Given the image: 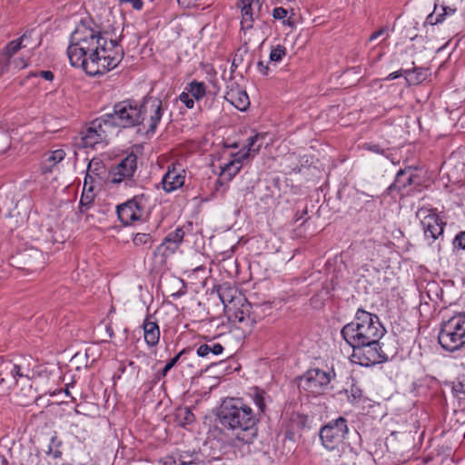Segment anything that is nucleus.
Here are the masks:
<instances>
[{"label": "nucleus", "instance_id": "1", "mask_svg": "<svg viewBox=\"0 0 465 465\" xmlns=\"http://www.w3.org/2000/svg\"><path fill=\"white\" fill-rule=\"evenodd\" d=\"M93 25L92 21L82 20L75 26L66 53L72 66L97 75L115 68L124 57V50L117 40Z\"/></svg>", "mask_w": 465, "mask_h": 465}, {"label": "nucleus", "instance_id": "2", "mask_svg": "<svg viewBox=\"0 0 465 465\" xmlns=\"http://www.w3.org/2000/svg\"><path fill=\"white\" fill-rule=\"evenodd\" d=\"M217 417L232 445H250L256 439L259 418L242 399L232 398L224 401Z\"/></svg>", "mask_w": 465, "mask_h": 465}, {"label": "nucleus", "instance_id": "3", "mask_svg": "<svg viewBox=\"0 0 465 465\" xmlns=\"http://www.w3.org/2000/svg\"><path fill=\"white\" fill-rule=\"evenodd\" d=\"M385 329L377 315L359 309L354 320L343 326L342 338L349 346L374 344L384 335Z\"/></svg>", "mask_w": 465, "mask_h": 465}, {"label": "nucleus", "instance_id": "4", "mask_svg": "<svg viewBox=\"0 0 465 465\" xmlns=\"http://www.w3.org/2000/svg\"><path fill=\"white\" fill-rule=\"evenodd\" d=\"M441 348L453 352L465 344V313H458L443 322L438 334Z\"/></svg>", "mask_w": 465, "mask_h": 465}, {"label": "nucleus", "instance_id": "5", "mask_svg": "<svg viewBox=\"0 0 465 465\" xmlns=\"http://www.w3.org/2000/svg\"><path fill=\"white\" fill-rule=\"evenodd\" d=\"M142 112L137 104L123 101L114 104L113 114H106L104 116L111 128L114 126L128 128L143 123Z\"/></svg>", "mask_w": 465, "mask_h": 465}, {"label": "nucleus", "instance_id": "6", "mask_svg": "<svg viewBox=\"0 0 465 465\" xmlns=\"http://www.w3.org/2000/svg\"><path fill=\"white\" fill-rule=\"evenodd\" d=\"M349 431L348 420L341 416L322 426L319 437L324 449L334 450L343 443Z\"/></svg>", "mask_w": 465, "mask_h": 465}, {"label": "nucleus", "instance_id": "7", "mask_svg": "<svg viewBox=\"0 0 465 465\" xmlns=\"http://www.w3.org/2000/svg\"><path fill=\"white\" fill-rule=\"evenodd\" d=\"M148 202V196L138 194L118 205L116 212L119 220L126 225L143 220L147 213Z\"/></svg>", "mask_w": 465, "mask_h": 465}, {"label": "nucleus", "instance_id": "8", "mask_svg": "<svg viewBox=\"0 0 465 465\" xmlns=\"http://www.w3.org/2000/svg\"><path fill=\"white\" fill-rule=\"evenodd\" d=\"M334 377L333 370L325 371L320 369H311L301 377L299 387L312 395H320L329 388Z\"/></svg>", "mask_w": 465, "mask_h": 465}, {"label": "nucleus", "instance_id": "9", "mask_svg": "<svg viewBox=\"0 0 465 465\" xmlns=\"http://www.w3.org/2000/svg\"><path fill=\"white\" fill-rule=\"evenodd\" d=\"M420 220L424 237L433 242L443 234L445 222L439 216L435 209L421 207L416 212Z\"/></svg>", "mask_w": 465, "mask_h": 465}, {"label": "nucleus", "instance_id": "10", "mask_svg": "<svg viewBox=\"0 0 465 465\" xmlns=\"http://www.w3.org/2000/svg\"><path fill=\"white\" fill-rule=\"evenodd\" d=\"M349 347L352 349V353L349 356L352 363L369 367L382 362L387 359L379 341H374V344L369 343Z\"/></svg>", "mask_w": 465, "mask_h": 465}, {"label": "nucleus", "instance_id": "11", "mask_svg": "<svg viewBox=\"0 0 465 465\" xmlns=\"http://www.w3.org/2000/svg\"><path fill=\"white\" fill-rule=\"evenodd\" d=\"M265 0H238L237 7L241 10V29H252L255 20L265 15L269 8L264 5Z\"/></svg>", "mask_w": 465, "mask_h": 465}, {"label": "nucleus", "instance_id": "12", "mask_svg": "<svg viewBox=\"0 0 465 465\" xmlns=\"http://www.w3.org/2000/svg\"><path fill=\"white\" fill-rule=\"evenodd\" d=\"M137 169V156L134 153L128 154L109 172V182L113 184L124 183L130 186L134 183V175Z\"/></svg>", "mask_w": 465, "mask_h": 465}, {"label": "nucleus", "instance_id": "13", "mask_svg": "<svg viewBox=\"0 0 465 465\" xmlns=\"http://www.w3.org/2000/svg\"><path fill=\"white\" fill-rule=\"evenodd\" d=\"M138 108L143 110L141 116L143 127H147V131L154 133L163 116L162 101L155 97L145 98Z\"/></svg>", "mask_w": 465, "mask_h": 465}, {"label": "nucleus", "instance_id": "14", "mask_svg": "<svg viewBox=\"0 0 465 465\" xmlns=\"http://www.w3.org/2000/svg\"><path fill=\"white\" fill-rule=\"evenodd\" d=\"M110 128L104 115L96 118L90 124L86 131L83 133L81 145L84 148H93L96 144L104 143L106 140Z\"/></svg>", "mask_w": 465, "mask_h": 465}, {"label": "nucleus", "instance_id": "15", "mask_svg": "<svg viewBox=\"0 0 465 465\" xmlns=\"http://www.w3.org/2000/svg\"><path fill=\"white\" fill-rule=\"evenodd\" d=\"M218 295L228 312L233 311L237 303L245 302V298L238 292L235 287L229 283H223L218 287Z\"/></svg>", "mask_w": 465, "mask_h": 465}, {"label": "nucleus", "instance_id": "16", "mask_svg": "<svg viewBox=\"0 0 465 465\" xmlns=\"http://www.w3.org/2000/svg\"><path fill=\"white\" fill-rule=\"evenodd\" d=\"M185 182V170L176 168L174 165L169 166L167 172L162 179L163 188L167 193H172L181 188Z\"/></svg>", "mask_w": 465, "mask_h": 465}, {"label": "nucleus", "instance_id": "17", "mask_svg": "<svg viewBox=\"0 0 465 465\" xmlns=\"http://www.w3.org/2000/svg\"><path fill=\"white\" fill-rule=\"evenodd\" d=\"M224 99L240 111H245L250 105L247 93L237 84H232L226 91Z\"/></svg>", "mask_w": 465, "mask_h": 465}, {"label": "nucleus", "instance_id": "18", "mask_svg": "<svg viewBox=\"0 0 465 465\" xmlns=\"http://www.w3.org/2000/svg\"><path fill=\"white\" fill-rule=\"evenodd\" d=\"M457 11V8L444 4H434L433 12L430 13L425 21V24L435 25L443 23L448 16L453 15Z\"/></svg>", "mask_w": 465, "mask_h": 465}, {"label": "nucleus", "instance_id": "19", "mask_svg": "<svg viewBox=\"0 0 465 465\" xmlns=\"http://www.w3.org/2000/svg\"><path fill=\"white\" fill-rule=\"evenodd\" d=\"M184 235L185 232L182 227L176 228L166 235L162 244L157 247V251L164 248L167 252L166 254L174 253L183 242Z\"/></svg>", "mask_w": 465, "mask_h": 465}, {"label": "nucleus", "instance_id": "20", "mask_svg": "<svg viewBox=\"0 0 465 465\" xmlns=\"http://www.w3.org/2000/svg\"><path fill=\"white\" fill-rule=\"evenodd\" d=\"M143 338L149 347H155L160 341V328L156 322L151 321L147 316L143 322Z\"/></svg>", "mask_w": 465, "mask_h": 465}, {"label": "nucleus", "instance_id": "21", "mask_svg": "<svg viewBox=\"0 0 465 465\" xmlns=\"http://www.w3.org/2000/svg\"><path fill=\"white\" fill-rule=\"evenodd\" d=\"M414 177L415 174L413 173V171L411 167L401 169L397 173L395 181L392 184H391L389 190L401 191L407 186L412 184Z\"/></svg>", "mask_w": 465, "mask_h": 465}, {"label": "nucleus", "instance_id": "22", "mask_svg": "<svg viewBox=\"0 0 465 465\" xmlns=\"http://www.w3.org/2000/svg\"><path fill=\"white\" fill-rule=\"evenodd\" d=\"M22 259L28 266L29 270L37 271L43 268L45 263V256L42 252L36 249H32L22 254Z\"/></svg>", "mask_w": 465, "mask_h": 465}, {"label": "nucleus", "instance_id": "23", "mask_svg": "<svg viewBox=\"0 0 465 465\" xmlns=\"http://www.w3.org/2000/svg\"><path fill=\"white\" fill-rule=\"evenodd\" d=\"M259 139V134H255L247 139V144L239 153L240 159H249L251 156L257 153L262 146L261 143L256 144Z\"/></svg>", "mask_w": 465, "mask_h": 465}, {"label": "nucleus", "instance_id": "24", "mask_svg": "<svg viewBox=\"0 0 465 465\" xmlns=\"http://www.w3.org/2000/svg\"><path fill=\"white\" fill-rule=\"evenodd\" d=\"M235 156V160L228 162L222 167L221 175L227 176V181L232 180L238 173L242 167V162L245 160L239 158V153Z\"/></svg>", "mask_w": 465, "mask_h": 465}, {"label": "nucleus", "instance_id": "25", "mask_svg": "<svg viewBox=\"0 0 465 465\" xmlns=\"http://www.w3.org/2000/svg\"><path fill=\"white\" fill-rule=\"evenodd\" d=\"M253 403L257 407V411L255 412L257 414V417L260 419V416L265 412L266 410V403H265V398H266V392L263 390H261L259 388H254L250 393Z\"/></svg>", "mask_w": 465, "mask_h": 465}, {"label": "nucleus", "instance_id": "26", "mask_svg": "<svg viewBox=\"0 0 465 465\" xmlns=\"http://www.w3.org/2000/svg\"><path fill=\"white\" fill-rule=\"evenodd\" d=\"M62 447L63 441L58 439L57 435L54 433V435L50 438L49 445L45 453L53 459H61L63 455Z\"/></svg>", "mask_w": 465, "mask_h": 465}, {"label": "nucleus", "instance_id": "27", "mask_svg": "<svg viewBox=\"0 0 465 465\" xmlns=\"http://www.w3.org/2000/svg\"><path fill=\"white\" fill-rule=\"evenodd\" d=\"M185 90L197 101L201 100L206 94V85L203 82L196 80L192 81L185 87Z\"/></svg>", "mask_w": 465, "mask_h": 465}, {"label": "nucleus", "instance_id": "28", "mask_svg": "<svg viewBox=\"0 0 465 465\" xmlns=\"http://www.w3.org/2000/svg\"><path fill=\"white\" fill-rule=\"evenodd\" d=\"M223 351V347L220 343L202 344L197 349V355L199 357H207L210 353L213 355H220Z\"/></svg>", "mask_w": 465, "mask_h": 465}, {"label": "nucleus", "instance_id": "29", "mask_svg": "<svg viewBox=\"0 0 465 465\" xmlns=\"http://www.w3.org/2000/svg\"><path fill=\"white\" fill-rule=\"evenodd\" d=\"M94 200V185L88 188H83V193L80 198V210L85 212L90 208Z\"/></svg>", "mask_w": 465, "mask_h": 465}, {"label": "nucleus", "instance_id": "30", "mask_svg": "<svg viewBox=\"0 0 465 465\" xmlns=\"http://www.w3.org/2000/svg\"><path fill=\"white\" fill-rule=\"evenodd\" d=\"M417 69L414 68L413 70H411V69H408V70H400V71H396V72H393V73H391L388 76H387V79L388 80H394V79H397L398 77H400L402 73H404L405 74V79L407 80V82L409 84H419L421 80H422V77L420 75V74H418L415 78H412L411 75L413 73H415Z\"/></svg>", "mask_w": 465, "mask_h": 465}, {"label": "nucleus", "instance_id": "31", "mask_svg": "<svg viewBox=\"0 0 465 465\" xmlns=\"http://www.w3.org/2000/svg\"><path fill=\"white\" fill-rule=\"evenodd\" d=\"M132 241L136 247L144 246L147 249H150L154 242L153 236L150 233L145 232H137L134 234Z\"/></svg>", "mask_w": 465, "mask_h": 465}, {"label": "nucleus", "instance_id": "32", "mask_svg": "<svg viewBox=\"0 0 465 465\" xmlns=\"http://www.w3.org/2000/svg\"><path fill=\"white\" fill-rule=\"evenodd\" d=\"M87 173L93 174L95 179H100L101 174L105 173V166L100 159L93 158L88 163Z\"/></svg>", "mask_w": 465, "mask_h": 465}, {"label": "nucleus", "instance_id": "33", "mask_svg": "<svg viewBox=\"0 0 465 465\" xmlns=\"http://www.w3.org/2000/svg\"><path fill=\"white\" fill-rule=\"evenodd\" d=\"M26 38V35H24L22 37L11 41L5 48L4 54L11 58L15 54H16L19 50L25 47L23 45L24 40Z\"/></svg>", "mask_w": 465, "mask_h": 465}, {"label": "nucleus", "instance_id": "34", "mask_svg": "<svg viewBox=\"0 0 465 465\" xmlns=\"http://www.w3.org/2000/svg\"><path fill=\"white\" fill-rule=\"evenodd\" d=\"M176 419L182 426L192 424L194 420V414L188 408L179 409L176 412Z\"/></svg>", "mask_w": 465, "mask_h": 465}, {"label": "nucleus", "instance_id": "35", "mask_svg": "<svg viewBox=\"0 0 465 465\" xmlns=\"http://www.w3.org/2000/svg\"><path fill=\"white\" fill-rule=\"evenodd\" d=\"M250 306V303L245 300V302L242 303H237L235 309L230 313H232L238 322H242L245 320L246 314L249 312Z\"/></svg>", "mask_w": 465, "mask_h": 465}, {"label": "nucleus", "instance_id": "36", "mask_svg": "<svg viewBox=\"0 0 465 465\" xmlns=\"http://www.w3.org/2000/svg\"><path fill=\"white\" fill-rule=\"evenodd\" d=\"M286 54V48L281 45L273 47L270 54V60L272 62H280Z\"/></svg>", "mask_w": 465, "mask_h": 465}, {"label": "nucleus", "instance_id": "37", "mask_svg": "<svg viewBox=\"0 0 465 465\" xmlns=\"http://www.w3.org/2000/svg\"><path fill=\"white\" fill-rule=\"evenodd\" d=\"M272 17L276 20H282V24L283 25H292V23L291 22L290 19H287V20H284V18L287 16L288 15V11L283 8V7H275L273 10H272Z\"/></svg>", "mask_w": 465, "mask_h": 465}, {"label": "nucleus", "instance_id": "38", "mask_svg": "<svg viewBox=\"0 0 465 465\" xmlns=\"http://www.w3.org/2000/svg\"><path fill=\"white\" fill-rule=\"evenodd\" d=\"M65 155H66V153L63 149H57V150L53 151L48 155V158L46 161L51 163L52 165L54 166V165L57 164L58 163L62 162L64 159Z\"/></svg>", "mask_w": 465, "mask_h": 465}, {"label": "nucleus", "instance_id": "39", "mask_svg": "<svg viewBox=\"0 0 465 465\" xmlns=\"http://www.w3.org/2000/svg\"><path fill=\"white\" fill-rule=\"evenodd\" d=\"M15 371L13 368V361L5 360L4 363L0 365V375L5 377V381L11 380L12 372Z\"/></svg>", "mask_w": 465, "mask_h": 465}, {"label": "nucleus", "instance_id": "40", "mask_svg": "<svg viewBox=\"0 0 465 465\" xmlns=\"http://www.w3.org/2000/svg\"><path fill=\"white\" fill-rule=\"evenodd\" d=\"M180 462L183 465H191L196 462L199 459V456L196 452H183L179 456Z\"/></svg>", "mask_w": 465, "mask_h": 465}, {"label": "nucleus", "instance_id": "41", "mask_svg": "<svg viewBox=\"0 0 465 465\" xmlns=\"http://www.w3.org/2000/svg\"><path fill=\"white\" fill-rule=\"evenodd\" d=\"M189 350L183 349L178 354H176L173 359H171L166 365L162 370L161 374L163 376H166L168 371L177 363V361L180 360V358L188 351Z\"/></svg>", "mask_w": 465, "mask_h": 465}, {"label": "nucleus", "instance_id": "42", "mask_svg": "<svg viewBox=\"0 0 465 465\" xmlns=\"http://www.w3.org/2000/svg\"><path fill=\"white\" fill-rule=\"evenodd\" d=\"M13 368L15 369V371L12 372L11 380L14 382H17L18 378H25L26 380H28V374L24 371L22 366L13 362Z\"/></svg>", "mask_w": 465, "mask_h": 465}, {"label": "nucleus", "instance_id": "43", "mask_svg": "<svg viewBox=\"0 0 465 465\" xmlns=\"http://www.w3.org/2000/svg\"><path fill=\"white\" fill-rule=\"evenodd\" d=\"M179 100L185 104L189 109H192L194 105L193 99L191 98V94L184 90L180 95Z\"/></svg>", "mask_w": 465, "mask_h": 465}, {"label": "nucleus", "instance_id": "44", "mask_svg": "<svg viewBox=\"0 0 465 465\" xmlns=\"http://www.w3.org/2000/svg\"><path fill=\"white\" fill-rule=\"evenodd\" d=\"M228 190V185L223 183L221 179L216 180L215 182V187H214V193L213 194H220L222 196H224L225 193Z\"/></svg>", "mask_w": 465, "mask_h": 465}, {"label": "nucleus", "instance_id": "45", "mask_svg": "<svg viewBox=\"0 0 465 465\" xmlns=\"http://www.w3.org/2000/svg\"><path fill=\"white\" fill-rule=\"evenodd\" d=\"M454 244L462 249H465V232H460L456 235L454 239Z\"/></svg>", "mask_w": 465, "mask_h": 465}, {"label": "nucleus", "instance_id": "46", "mask_svg": "<svg viewBox=\"0 0 465 465\" xmlns=\"http://www.w3.org/2000/svg\"><path fill=\"white\" fill-rule=\"evenodd\" d=\"M26 397L27 399H25V400H21L19 401V403L21 405H28L30 401L35 399V391H33L32 389V386L30 385L27 389V394H26Z\"/></svg>", "mask_w": 465, "mask_h": 465}, {"label": "nucleus", "instance_id": "47", "mask_svg": "<svg viewBox=\"0 0 465 465\" xmlns=\"http://www.w3.org/2000/svg\"><path fill=\"white\" fill-rule=\"evenodd\" d=\"M164 465H183L182 462H180L179 457H176L174 455L167 456L164 459Z\"/></svg>", "mask_w": 465, "mask_h": 465}, {"label": "nucleus", "instance_id": "48", "mask_svg": "<svg viewBox=\"0 0 465 465\" xmlns=\"http://www.w3.org/2000/svg\"><path fill=\"white\" fill-rule=\"evenodd\" d=\"M387 32V27L384 26V27H381L380 28L379 30L373 32L370 37H369V42H371V41H374L375 39H377L378 37L381 36L382 35H384L385 33Z\"/></svg>", "mask_w": 465, "mask_h": 465}, {"label": "nucleus", "instance_id": "49", "mask_svg": "<svg viewBox=\"0 0 465 465\" xmlns=\"http://www.w3.org/2000/svg\"><path fill=\"white\" fill-rule=\"evenodd\" d=\"M95 178L90 173H86L84 181V188H88L90 185H94L95 182Z\"/></svg>", "mask_w": 465, "mask_h": 465}, {"label": "nucleus", "instance_id": "50", "mask_svg": "<svg viewBox=\"0 0 465 465\" xmlns=\"http://www.w3.org/2000/svg\"><path fill=\"white\" fill-rule=\"evenodd\" d=\"M454 391L460 399L465 398V390H464V385L462 383H460V382L458 383L454 387Z\"/></svg>", "mask_w": 465, "mask_h": 465}, {"label": "nucleus", "instance_id": "51", "mask_svg": "<svg viewBox=\"0 0 465 465\" xmlns=\"http://www.w3.org/2000/svg\"><path fill=\"white\" fill-rule=\"evenodd\" d=\"M124 2H129L132 4V6L135 10H141L143 8V3L142 0H124Z\"/></svg>", "mask_w": 465, "mask_h": 465}, {"label": "nucleus", "instance_id": "52", "mask_svg": "<svg viewBox=\"0 0 465 465\" xmlns=\"http://www.w3.org/2000/svg\"><path fill=\"white\" fill-rule=\"evenodd\" d=\"M38 74L47 81H52L54 79V74L51 71H40Z\"/></svg>", "mask_w": 465, "mask_h": 465}, {"label": "nucleus", "instance_id": "53", "mask_svg": "<svg viewBox=\"0 0 465 465\" xmlns=\"http://www.w3.org/2000/svg\"><path fill=\"white\" fill-rule=\"evenodd\" d=\"M367 148L370 151L377 153H383V150L378 144H369V145H367Z\"/></svg>", "mask_w": 465, "mask_h": 465}, {"label": "nucleus", "instance_id": "54", "mask_svg": "<svg viewBox=\"0 0 465 465\" xmlns=\"http://www.w3.org/2000/svg\"><path fill=\"white\" fill-rule=\"evenodd\" d=\"M285 439H288L290 440H294V432L292 431L291 430H287L285 431Z\"/></svg>", "mask_w": 465, "mask_h": 465}, {"label": "nucleus", "instance_id": "55", "mask_svg": "<svg viewBox=\"0 0 465 465\" xmlns=\"http://www.w3.org/2000/svg\"><path fill=\"white\" fill-rule=\"evenodd\" d=\"M106 331L108 332L110 338L114 336V331L111 325L106 326Z\"/></svg>", "mask_w": 465, "mask_h": 465}, {"label": "nucleus", "instance_id": "56", "mask_svg": "<svg viewBox=\"0 0 465 465\" xmlns=\"http://www.w3.org/2000/svg\"><path fill=\"white\" fill-rule=\"evenodd\" d=\"M258 66H259L260 68H264L265 70H267V67H266V66H263L262 62H259V63H258ZM262 69H261V71H262Z\"/></svg>", "mask_w": 465, "mask_h": 465}, {"label": "nucleus", "instance_id": "57", "mask_svg": "<svg viewBox=\"0 0 465 465\" xmlns=\"http://www.w3.org/2000/svg\"><path fill=\"white\" fill-rule=\"evenodd\" d=\"M5 381V377H3L2 375H0V385H2Z\"/></svg>", "mask_w": 465, "mask_h": 465}, {"label": "nucleus", "instance_id": "58", "mask_svg": "<svg viewBox=\"0 0 465 465\" xmlns=\"http://www.w3.org/2000/svg\"><path fill=\"white\" fill-rule=\"evenodd\" d=\"M51 170L47 167H45V172H50Z\"/></svg>", "mask_w": 465, "mask_h": 465}]
</instances>
